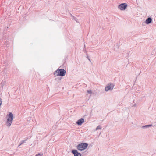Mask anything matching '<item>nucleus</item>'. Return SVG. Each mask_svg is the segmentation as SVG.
<instances>
[{"instance_id":"11","label":"nucleus","mask_w":156,"mask_h":156,"mask_svg":"<svg viewBox=\"0 0 156 156\" xmlns=\"http://www.w3.org/2000/svg\"><path fill=\"white\" fill-rule=\"evenodd\" d=\"M87 92L89 94H91L92 93V91L91 90H88Z\"/></svg>"},{"instance_id":"5","label":"nucleus","mask_w":156,"mask_h":156,"mask_svg":"<svg viewBox=\"0 0 156 156\" xmlns=\"http://www.w3.org/2000/svg\"><path fill=\"white\" fill-rule=\"evenodd\" d=\"M114 85L112 84H109L108 86L105 87V90L108 91L110 90H112L114 87Z\"/></svg>"},{"instance_id":"3","label":"nucleus","mask_w":156,"mask_h":156,"mask_svg":"<svg viewBox=\"0 0 156 156\" xmlns=\"http://www.w3.org/2000/svg\"><path fill=\"white\" fill-rule=\"evenodd\" d=\"M88 146V144L87 143H82L77 146V148L79 150H84L87 148Z\"/></svg>"},{"instance_id":"2","label":"nucleus","mask_w":156,"mask_h":156,"mask_svg":"<svg viewBox=\"0 0 156 156\" xmlns=\"http://www.w3.org/2000/svg\"><path fill=\"white\" fill-rule=\"evenodd\" d=\"M66 71L63 69H58L54 73L56 76H64L66 74Z\"/></svg>"},{"instance_id":"6","label":"nucleus","mask_w":156,"mask_h":156,"mask_svg":"<svg viewBox=\"0 0 156 156\" xmlns=\"http://www.w3.org/2000/svg\"><path fill=\"white\" fill-rule=\"evenodd\" d=\"M72 152L74 154V156H81V154L79 153L77 150H73Z\"/></svg>"},{"instance_id":"7","label":"nucleus","mask_w":156,"mask_h":156,"mask_svg":"<svg viewBox=\"0 0 156 156\" xmlns=\"http://www.w3.org/2000/svg\"><path fill=\"white\" fill-rule=\"evenodd\" d=\"M84 122V119L83 118H81L79 120H78L76 122V123L78 125H81L82 123Z\"/></svg>"},{"instance_id":"8","label":"nucleus","mask_w":156,"mask_h":156,"mask_svg":"<svg viewBox=\"0 0 156 156\" xmlns=\"http://www.w3.org/2000/svg\"><path fill=\"white\" fill-rule=\"evenodd\" d=\"M152 20L151 18H148L145 21V23L147 24H148L151 22Z\"/></svg>"},{"instance_id":"9","label":"nucleus","mask_w":156,"mask_h":156,"mask_svg":"<svg viewBox=\"0 0 156 156\" xmlns=\"http://www.w3.org/2000/svg\"><path fill=\"white\" fill-rule=\"evenodd\" d=\"M101 126H98V127H97L96 129V130H98V129H101Z\"/></svg>"},{"instance_id":"1","label":"nucleus","mask_w":156,"mask_h":156,"mask_svg":"<svg viewBox=\"0 0 156 156\" xmlns=\"http://www.w3.org/2000/svg\"><path fill=\"white\" fill-rule=\"evenodd\" d=\"M7 125L9 127L11 125L13 118V115L11 112H9V115H7Z\"/></svg>"},{"instance_id":"10","label":"nucleus","mask_w":156,"mask_h":156,"mask_svg":"<svg viewBox=\"0 0 156 156\" xmlns=\"http://www.w3.org/2000/svg\"><path fill=\"white\" fill-rule=\"evenodd\" d=\"M43 155L42 154H37L35 156H42Z\"/></svg>"},{"instance_id":"4","label":"nucleus","mask_w":156,"mask_h":156,"mask_svg":"<svg viewBox=\"0 0 156 156\" xmlns=\"http://www.w3.org/2000/svg\"><path fill=\"white\" fill-rule=\"evenodd\" d=\"M127 4L126 3H122L118 6V8L121 10H125L127 7Z\"/></svg>"},{"instance_id":"12","label":"nucleus","mask_w":156,"mask_h":156,"mask_svg":"<svg viewBox=\"0 0 156 156\" xmlns=\"http://www.w3.org/2000/svg\"><path fill=\"white\" fill-rule=\"evenodd\" d=\"M151 126V125H148L146 126Z\"/></svg>"}]
</instances>
